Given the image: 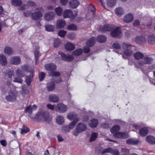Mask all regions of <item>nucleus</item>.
Listing matches in <instances>:
<instances>
[{
  "mask_svg": "<svg viewBox=\"0 0 155 155\" xmlns=\"http://www.w3.org/2000/svg\"><path fill=\"white\" fill-rule=\"evenodd\" d=\"M30 74L28 77H26L25 79V82L28 85H29L31 81L32 78L33 77L34 75V70L31 69L30 71Z\"/></svg>",
  "mask_w": 155,
  "mask_h": 155,
  "instance_id": "nucleus-21",
  "label": "nucleus"
},
{
  "mask_svg": "<svg viewBox=\"0 0 155 155\" xmlns=\"http://www.w3.org/2000/svg\"><path fill=\"white\" fill-rule=\"evenodd\" d=\"M89 12L86 15V18L87 20L92 19L94 16L95 8L94 6L91 5L89 6L88 8Z\"/></svg>",
  "mask_w": 155,
  "mask_h": 155,
  "instance_id": "nucleus-10",
  "label": "nucleus"
},
{
  "mask_svg": "<svg viewBox=\"0 0 155 155\" xmlns=\"http://www.w3.org/2000/svg\"><path fill=\"white\" fill-rule=\"evenodd\" d=\"M113 48L115 49H119L121 48V45L119 42H116L114 43L112 45Z\"/></svg>",
  "mask_w": 155,
  "mask_h": 155,
  "instance_id": "nucleus-55",
  "label": "nucleus"
},
{
  "mask_svg": "<svg viewBox=\"0 0 155 155\" xmlns=\"http://www.w3.org/2000/svg\"><path fill=\"white\" fill-rule=\"evenodd\" d=\"M60 43V41L59 39H55L54 41V46L56 48L58 47Z\"/></svg>",
  "mask_w": 155,
  "mask_h": 155,
  "instance_id": "nucleus-62",
  "label": "nucleus"
},
{
  "mask_svg": "<svg viewBox=\"0 0 155 155\" xmlns=\"http://www.w3.org/2000/svg\"><path fill=\"white\" fill-rule=\"evenodd\" d=\"M67 28L69 30H76L77 29V26L74 24L68 25Z\"/></svg>",
  "mask_w": 155,
  "mask_h": 155,
  "instance_id": "nucleus-49",
  "label": "nucleus"
},
{
  "mask_svg": "<svg viewBox=\"0 0 155 155\" xmlns=\"http://www.w3.org/2000/svg\"><path fill=\"white\" fill-rule=\"evenodd\" d=\"M114 28V25L110 24H105L103 26H100L99 29L101 31H110Z\"/></svg>",
  "mask_w": 155,
  "mask_h": 155,
  "instance_id": "nucleus-12",
  "label": "nucleus"
},
{
  "mask_svg": "<svg viewBox=\"0 0 155 155\" xmlns=\"http://www.w3.org/2000/svg\"><path fill=\"white\" fill-rule=\"evenodd\" d=\"M23 15L25 17H28L30 15L31 16V12L30 10H28L23 12Z\"/></svg>",
  "mask_w": 155,
  "mask_h": 155,
  "instance_id": "nucleus-58",
  "label": "nucleus"
},
{
  "mask_svg": "<svg viewBox=\"0 0 155 155\" xmlns=\"http://www.w3.org/2000/svg\"><path fill=\"white\" fill-rule=\"evenodd\" d=\"M4 72L5 76L8 78H11L14 75V71L8 68L4 70Z\"/></svg>",
  "mask_w": 155,
  "mask_h": 155,
  "instance_id": "nucleus-26",
  "label": "nucleus"
},
{
  "mask_svg": "<svg viewBox=\"0 0 155 155\" xmlns=\"http://www.w3.org/2000/svg\"><path fill=\"white\" fill-rule=\"evenodd\" d=\"M146 140L149 143L155 144V137L151 136H149L146 137Z\"/></svg>",
  "mask_w": 155,
  "mask_h": 155,
  "instance_id": "nucleus-34",
  "label": "nucleus"
},
{
  "mask_svg": "<svg viewBox=\"0 0 155 155\" xmlns=\"http://www.w3.org/2000/svg\"><path fill=\"white\" fill-rule=\"evenodd\" d=\"M78 121V120L77 119L76 120H74L68 125L70 129H72L74 127L77 123Z\"/></svg>",
  "mask_w": 155,
  "mask_h": 155,
  "instance_id": "nucleus-46",
  "label": "nucleus"
},
{
  "mask_svg": "<svg viewBox=\"0 0 155 155\" xmlns=\"http://www.w3.org/2000/svg\"><path fill=\"white\" fill-rule=\"evenodd\" d=\"M126 143L129 144L135 145L138 143L139 140L137 139H129L126 140Z\"/></svg>",
  "mask_w": 155,
  "mask_h": 155,
  "instance_id": "nucleus-32",
  "label": "nucleus"
},
{
  "mask_svg": "<svg viewBox=\"0 0 155 155\" xmlns=\"http://www.w3.org/2000/svg\"><path fill=\"white\" fill-rule=\"evenodd\" d=\"M48 99L50 101L54 102H57L59 100L58 97L54 94H52L49 95Z\"/></svg>",
  "mask_w": 155,
  "mask_h": 155,
  "instance_id": "nucleus-33",
  "label": "nucleus"
},
{
  "mask_svg": "<svg viewBox=\"0 0 155 155\" xmlns=\"http://www.w3.org/2000/svg\"><path fill=\"white\" fill-rule=\"evenodd\" d=\"M9 62L11 64L17 65L20 64L21 59L18 56H12L9 59Z\"/></svg>",
  "mask_w": 155,
  "mask_h": 155,
  "instance_id": "nucleus-11",
  "label": "nucleus"
},
{
  "mask_svg": "<svg viewBox=\"0 0 155 155\" xmlns=\"http://www.w3.org/2000/svg\"><path fill=\"white\" fill-rule=\"evenodd\" d=\"M98 135V134L96 132L93 133L91 135V138L90 139V142H92L94 141L97 137Z\"/></svg>",
  "mask_w": 155,
  "mask_h": 155,
  "instance_id": "nucleus-44",
  "label": "nucleus"
},
{
  "mask_svg": "<svg viewBox=\"0 0 155 155\" xmlns=\"http://www.w3.org/2000/svg\"><path fill=\"white\" fill-rule=\"evenodd\" d=\"M145 38L143 36L137 37L135 38V41L137 43L141 44L146 41Z\"/></svg>",
  "mask_w": 155,
  "mask_h": 155,
  "instance_id": "nucleus-35",
  "label": "nucleus"
},
{
  "mask_svg": "<svg viewBox=\"0 0 155 155\" xmlns=\"http://www.w3.org/2000/svg\"><path fill=\"white\" fill-rule=\"evenodd\" d=\"M65 21L62 19H58L56 21V27L57 28H61L65 25Z\"/></svg>",
  "mask_w": 155,
  "mask_h": 155,
  "instance_id": "nucleus-16",
  "label": "nucleus"
},
{
  "mask_svg": "<svg viewBox=\"0 0 155 155\" xmlns=\"http://www.w3.org/2000/svg\"><path fill=\"white\" fill-rule=\"evenodd\" d=\"M45 67L46 70L51 71L55 70L56 68L55 65L52 63L46 64L45 65Z\"/></svg>",
  "mask_w": 155,
  "mask_h": 155,
  "instance_id": "nucleus-25",
  "label": "nucleus"
},
{
  "mask_svg": "<svg viewBox=\"0 0 155 155\" xmlns=\"http://www.w3.org/2000/svg\"><path fill=\"white\" fill-rule=\"evenodd\" d=\"M114 11L116 14L118 16H120L124 13V11L123 8L121 7H118L116 8Z\"/></svg>",
  "mask_w": 155,
  "mask_h": 155,
  "instance_id": "nucleus-28",
  "label": "nucleus"
},
{
  "mask_svg": "<svg viewBox=\"0 0 155 155\" xmlns=\"http://www.w3.org/2000/svg\"><path fill=\"white\" fill-rule=\"evenodd\" d=\"M97 40L98 42L102 43L105 42L107 40L106 37L104 35H99L97 38Z\"/></svg>",
  "mask_w": 155,
  "mask_h": 155,
  "instance_id": "nucleus-39",
  "label": "nucleus"
},
{
  "mask_svg": "<svg viewBox=\"0 0 155 155\" xmlns=\"http://www.w3.org/2000/svg\"><path fill=\"white\" fill-rule=\"evenodd\" d=\"M47 107L48 109L52 110H54L55 108L54 105H51L50 104H47Z\"/></svg>",
  "mask_w": 155,
  "mask_h": 155,
  "instance_id": "nucleus-61",
  "label": "nucleus"
},
{
  "mask_svg": "<svg viewBox=\"0 0 155 155\" xmlns=\"http://www.w3.org/2000/svg\"><path fill=\"white\" fill-rule=\"evenodd\" d=\"M38 119L40 121H45L48 122L51 120V118L50 116L48 113L45 112H41L38 116Z\"/></svg>",
  "mask_w": 155,
  "mask_h": 155,
  "instance_id": "nucleus-6",
  "label": "nucleus"
},
{
  "mask_svg": "<svg viewBox=\"0 0 155 155\" xmlns=\"http://www.w3.org/2000/svg\"><path fill=\"white\" fill-rule=\"evenodd\" d=\"M113 155H119L120 154L119 151L117 149L112 150L111 152Z\"/></svg>",
  "mask_w": 155,
  "mask_h": 155,
  "instance_id": "nucleus-64",
  "label": "nucleus"
},
{
  "mask_svg": "<svg viewBox=\"0 0 155 155\" xmlns=\"http://www.w3.org/2000/svg\"><path fill=\"white\" fill-rule=\"evenodd\" d=\"M87 129L86 125L82 123H79L76 125L75 130H73L72 134L73 135L78 136L80 133L85 131Z\"/></svg>",
  "mask_w": 155,
  "mask_h": 155,
  "instance_id": "nucleus-2",
  "label": "nucleus"
},
{
  "mask_svg": "<svg viewBox=\"0 0 155 155\" xmlns=\"http://www.w3.org/2000/svg\"><path fill=\"white\" fill-rule=\"evenodd\" d=\"M134 19L132 14L129 13L126 15L123 18L124 21L126 23L131 22Z\"/></svg>",
  "mask_w": 155,
  "mask_h": 155,
  "instance_id": "nucleus-19",
  "label": "nucleus"
},
{
  "mask_svg": "<svg viewBox=\"0 0 155 155\" xmlns=\"http://www.w3.org/2000/svg\"><path fill=\"white\" fill-rule=\"evenodd\" d=\"M122 45L123 48L124 49L123 52L124 54L127 56H131L133 54L131 49L133 46L130 44L125 43H123Z\"/></svg>",
  "mask_w": 155,
  "mask_h": 155,
  "instance_id": "nucleus-5",
  "label": "nucleus"
},
{
  "mask_svg": "<svg viewBox=\"0 0 155 155\" xmlns=\"http://www.w3.org/2000/svg\"><path fill=\"white\" fill-rule=\"evenodd\" d=\"M55 87V85L54 82L48 83L47 84V88L49 91L54 90Z\"/></svg>",
  "mask_w": 155,
  "mask_h": 155,
  "instance_id": "nucleus-36",
  "label": "nucleus"
},
{
  "mask_svg": "<svg viewBox=\"0 0 155 155\" xmlns=\"http://www.w3.org/2000/svg\"><path fill=\"white\" fill-rule=\"evenodd\" d=\"M7 61L6 57L3 54L0 55V64L3 65L7 64Z\"/></svg>",
  "mask_w": 155,
  "mask_h": 155,
  "instance_id": "nucleus-30",
  "label": "nucleus"
},
{
  "mask_svg": "<svg viewBox=\"0 0 155 155\" xmlns=\"http://www.w3.org/2000/svg\"><path fill=\"white\" fill-rule=\"evenodd\" d=\"M114 136L115 137L117 138H125L128 137V134L127 133L118 132L115 134Z\"/></svg>",
  "mask_w": 155,
  "mask_h": 155,
  "instance_id": "nucleus-20",
  "label": "nucleus"
},
{
  "mask_svg": "<svg viewBox=\"0 0 155 155\" xmlns=\"http://www.w3.org/2000/svg\"><path fill=\"white\" fill-rule=\"evenodd\" d=\"M111 32V35L113 37H120L122 35V33L121 31V28L120 27H115L114 25V28L112 30Z\"/></svg>",
  "mask_w": 155,
  "mask_h": 155,
  "instance_id": "nucleus-8",
  "label": "nucleus"
},
{
  "mask_svg": "<svg viewBox=\"0 0 155 155\" xmlns=\"http://www.w3.org/2000/svg\"><path fill=\"white\" fill-rule=\"evenodd\" d=\"M142 60L138 61L137 64H135V67L137 68H141V67L144 66L145 64H150L153 61V59L148 56H145L143 58Z\"/></svg>",
  "mask_w": 155,
  "mask_h": 155,
  "instance_id": "nucleus-3",
  "label": "nucleus"
},
{
  "mask_svg": "<svg viewBox=\"0 0 155 155\" xmlns=\"http://www.w3.org/2000/svg\"><path fill=\"white\" fill-rule=\"evenodd\" d=\"M67 117L70 120H76L77 119L79 121L77 114L74 112H70L68 113L67 114Z\"/></svg>",
  "mask_w": 155,
  "mask_h": 155,
  "instance_id": "nucleus-18",
  "label": "nucleus"
},
{
  "mask_svg": "<svg viewBox=\"0 0 155 155\" xmlns=\"http://www.w3.org/2000/svg\"><path fill=\"white\" fill-rule=\"evenodd\" d=\"M134 57L137 60L142 59L144 57L143 54L140 52H137L134 53Z\"/></svg>",
  "mask_w": 155,
  "mask_h": 155,
  "instance_id": "nucleus-31",
  "label": "nucleus"
},
{
  "mask_svg": "<svg viewBox=\"0 0 155 155\" xmlns=\"http://www.w3.org/2000/svg\"><path fill=\"white\" fill-rule=\"evenodd\" d=\"M37 106L35 105L34 104L31 106V105L27 106L25 110V113H28L29 114H31L33 111H34L37 109Z\"/></svg>",
  "mask_w": 155,
  "mask_h": 155,
  "instance_id": "nucleus-14",
  "label": "nucleus"
},
{
  "mask_svg": "<svg viewBox=\"0 0 155 155\" xmlns=\"http://www.w3.org/2000/svg\"><path fill=\"white\" fill-rule=\"evenodd\" d=\"M58 53L61 56L62 59L64 60L68 61L72 60L74 59L73 56L65 54L61 52L60 51Z\"/></svg>",
  "mask_w": 155,
  "mask_h": 155,
  "instance_id": "nucleus-15",
  "label": "nucleus"
},
{
  "mask_svg": "<svg viewBox=\"0 0 155 155\" xmlns=\"http://www.w3.org/2000/svg\"><path fill=\"white\" fill-rule=\"evenodd\" d=\"M4 51L5 54L8 55H11L14 52L13 49L9 47H6L4 49Z\"/></svg>",
  "mask_w": 155,
  "mask_h": 155,
  "instance_id": "nucleus-37",
  "label": "nucleus"
},
{
  "mask_svg": "<svg viewBox=\"0 0 155 155\" xmlns=\"http://www.w3.org/2000/svg\"><path fill=\"white\" fill-rule=\"evenodd\" d=\"M70 129L68 125L63 127L61 128L62 131L64 133H68L70 131Z\"/></svg>",
  "mask_w": 155,
  "mask_h": 155,
  "instance_id": "nucleus-52",
  "label": "nucleus"
},
{
  "mask_svg": "<svg viewBox=\"0 0 155 155\" xmlns=\"http://www.w3.org/2000/svg\"><path fill=\"white\" fill-rule=\"evenodd\" d=\"M12 3L13 5L18 6L22 4V2L21 0H12Z\"/></svg>",
  "mask_w": 155,
  "mask_h": 155,
  "instance_id": "nucleus-42",
  "label": "nucleus"
},
{
  "mask_svg": "<svg viewBox=\"0 0 155 155\" xmlns=\"http://www.w3.org/2000/svg\"><path fill=\"white\" fill-rule=\"evenodd\" d=\"M45 74L44 73L42 72L40 73L39 75V80L40 81H42L45 78Z\"/></svg>",
  "mask_w": 155,
  "mask_h": 155,
  "instance_id": "nucleus-60",
  "label": "nucleus"
},
{
  "mask_svg": "<svg viewBox=\"0 0 155 155\" xmlns=\"http://www.w3.org/2000/svg\"><path fill=\"white\" fill-rule=\"evenodd\" d=\"M16 74L17 77L14 78L13 82H17L19 83H22L23 80L21 79L24 76V74L22 71L19 69H18L16 71Z\"/></svg>",
  "mask_w": 155,
  "mask_h": 155,
  "instance_id": "nucleus-7",
  "label": "nucleus"
},
{
  "mask_svg": "<svg viewBox=\"0 0 155 155\" xmlns=\"http://www.w3.org/2000/svg\"><path fill=\"white\" fill-rule=\"evenodd\" d=\"M17 94V91L15 89H11L9 92L8 95L5 96V99L8 101H15L16 100Z\"/></svg>",
  "mask_w": 155,
  "mask_h": 155,
  "instance_id": "nucleus-4",
  "label": "nucleus"
},
{
  "mask_svg": "<svg viewBox=\"0 0 155 155\" xmlns=\"http://www.w3.org/2000/svg\"><path fill=\"white\" fill-rule=\"evenodd\" d=\"M38 49L39 48L38 47L37 50H36L35 52V55L36 60V64H37V61H38V58L40 55V54L39 53V51L38 50Z\"/></svg>",
  "mask_w": 155,
  "mask_h": 155,
  "instance_id": "nucleus-50",
  "label": "nucleus"
},
{
  "mask_svg": "<svg viewBox=\"0 0 155 155\" xmlns=\"http://www.w3.org/2000/svg\"><path fill=\"white\" fill-rule=\"evenodd\" d=\"M96 42V39L95 37H93L89 39L87 42L86 45L88 47L93 46Z\"/></svg>",
  "mask_w": 155,
  "mask_h": 155,
  "instance_id": "nucleus-29",
  "label": "nucleus"
},
{
  "mask_svg": "<svg viewBox=\"0 0 155 155\" xmlns=\"http://www.w3.org/2000/svg\"><path fill=\"white\" fill-rule=\"evenodd\" d=\"M55 11L56 15L60 16L61 15L62 12V9L60 6H58L55 8Z\"/></svg>",
  "mask_w": 155,
  "mask_h": 155,
  "instance_id": "nucleus-43",
  "label": "nucleus"
},
{
  "mask_svg": "<svg viewBox=\"0 0 155 155\" xmlns=\"http://www.w3.org/2000/svg\"><path fill=\"white\" fill-rule=\"evenodd\" d=\"M112 149L110 147H109L107 148H106L103 150L102 151V154L105 153H111Z\"/></svg>",
  "mask_w": 155,
  "mask_h": 155,
  "instance_id": "nucleus-59",
  "label": "nucleus"
},
{
  "mask_svg": "<svg viewBox=\"0 0 155 155\" xmlns=\"http://www.w3.org/2000/svg\"><path fill=\"white\" fill-rule=\"evenodd\" d=\"M98 124V120L97 119H93L89 122V125L92 128L96 127Z\"/></svg>",
  "mask_w": 155,
  "mask_h": 155,
  "instance_id": "nucleus-22",
  "label": "nucleus"
},
{
  "mask_svg": "<svg viewBox=\"0 0 155 155\" xmlns=\"http://www.w3.org/2000/svg\"><path fill=\"white\" fill-rule=\"evenodd\" d=\"M116 2V0H108L107 3V5L110 7H112L115 5Z\"/></svg>",
  "mask_w": 155,
  "mask_h": 155,
  "instance_id": "nucleus-51",
  "label": "nucleus"
},
{
  "mask_svg": "<svg viewBox=\"0 0 155 155\" xmlns=\"http://www.w3.org/2000/svg\"><path fill=\"white\" fill-rule=\"evenodd\" d=\"M80 4V2L77 0H72L69 2V6L73 8H76Z\"/></svg>",
  "mask_w": 155,
  "mask_h": 155,
  "instance_id": "nucleus-23",
  "label": "nucleus"
},
{
  "mask_svg": "<svg viewBox=\"0 0 155 155\" xmlns=\"http://www.w3.org/2000/svg\"><path fill=\"white\" fill-rule=\"evenodd\" d=\"M120 127L117 125H114L110 130L111 132L113 134H115L120 129Z\"/></svg>",
  "mask_w": 155,
  "mask_h": 155,
  "instance_id": "nucleus-41",
  "label": "nucleus"
},
{
  "mask_svg": "<svg viewBox=\"0 0 155 155\" xmlns=\"http://www.w3.org/2000/svg\"><path fill=\"white\" fill-rule=\"evenodd\" d=\"M66 33L67 31H66L61 30L58 32V34L60 36L63 37L65 36Z\"/></svg>",
  "mask_w": 155,
  "mask_h": 155,
  "instance_id": "nucleus-56",
  "label": "nucleus"
},
{
  "mask_svg": "<svg viewBox=\"0 0 155 155\" xmlns=\"http://www.w3.org/2000/svg\"><path fill=\"white\" fill-rule=\"evenodd\" d=\"M27 5L28 7H35L36 6V4L34 2L32 1H28L27 2Z\"/></svg>",
  "mask_w": 155,
  "mask_h": 155,
  "instance_id": "nucleus-53",
  "label": "nucleus"
},
{
  "mask_svg": "<svg viewBox=\"0 0 155 155\" xmlns=\"http://www.w3.org/2000/svg\"><path fill=\"white\" fill-rule=\"evenodd\" d=\"M44 8L41 7L36 8L35 11L32 13L31 18L34 20L37 21L40 19L43 15Z\"/></svg>",
  "mask_w": 155,
  "mask_h": 155,
  "instance_id": "nucleus-1",
  "label": "nucleus"
},
{
  "mask_svg": "<svg viewBox=\"0 0 155 155\" xmlns=\"http://www.w3.org/2000/svg\"><path fill=\"white\" fill-rule=\"evenodd\" d=\"M55 110L60 113H64L67 110V106L62 103H59L57 104L55 107Z\"/></svg>",
  "mask_w": 155,
  "mask_h": 155,
  "instance_id": "nucleus-9",
  "label": "nucleus"
},
{
  "mask_svg": "<svg viewBox=\"0 0 155 155\" xmlns=\"http://www.w3.org/2000/svg\"><path fill=\"white\" fill-rule=\"evenodd\" d=\"M148 132V129L146 127H143L140 130V134L141 136H145Z\"/></svg>",
  "mask_w": 155,
  "mask_h": 155,
  "instance_id": "nucleus-38",
  "label": "nucleus"
},
{
  "mask_svg": "<svg viewBox=\"0 0 155 155\" xmlns=\"http://www.w3.org/2000/svg\"><path fill=\"white\" fill-rule=\"evenodd\" d=\"M65 49L67 51H72L75 48L74 45L71 42H67L66 43L65 46Z\"/></svg>",
  "mask_w": 155,
  "mask_h": 155,
  "instance_id": "nucleus-24",
  "label": "nucleus"
},
{
  "mask_svg": "<svg viewBox=\"0 0 155 155\" xmlns=\"http://www.w3.org/2000/svg\"><path fill=\"white\" fill-rule=\"evenodd\" d=\"M21 134H23L24 133H27L29 131V129L27 127H23L21 128Z\"/></svg>",
  "mask_w": 155,
  "mask_h": 155,
  "instance_id": "nucleus-54",
  "label": "nucleus"
},
{
  "mask_svg": "<svg viewBox=\"0 0 155 155\" xmlns=\"http://www.w3.org/2000/svg\"><path fill=\"white\" fill-rule=\"evenodd\" d=\"M21 68L23 71H26L27 72L28 71L29 72H30V71L31 70V69H33L32 68H30L29 66L26 65H22L21 67Z\"/></svg>",
  "mask_w": 155,
  "mask_h": 155,
  "instance_id": "nucleus-47",
  "label": "nucleus"
},
{
  "mask_svg": "<svg viewBox=\"0 0 155 155\" xmlns=\"http://www.w3.org/2000/svg\"><path fill=\"white\" fill-rule=\"evenodd\" d=\"M45 28L48 31H52L54 30V27L52 25H47L45 26Z\"/></svg>",
  "mask_w": 155,
  "mask_h": 155,
  "instance_id": "nucleus-45",
  "label": "nucleus"
},
{
  "mask_svg": "<svg viewBox=\"0 0 155 155\" xmlns=\"http://www.w3.org/2000/svg\"><path fill=\"white\" fill-rule=\"evenodd\" d=\"M83 50L82 49H78L73 51V54L75 56H78L81 54Z\"/></svg>",
  "mask_w": 155,
  "mask_h": 155,
  "instance_id": "nucleus-48",
  "label": "nucleus"
},
{
  "mask_svg": "<svg viewBox=\"0 0 155 155\" xmlns=\"http://www.w3.org/2000/svg\"><path fill=\"white\" fill-rule=\"evenodd\" d=\"M73 16V12L71 10L66 9L63 12V16L64 18H70Z\"/></svg>",
  "mask_w": 155,
  "mask_h": 155,
  "instance_id": "nucleus-17",
  "label": "nucleus"
},
{
  "mask_svg": "<svg viewBox=\"0 0 155 155\" xmlns=\"http://www.w3.org/2000/svg\"><path fill=\"white\" fill-rule=\"evenodd\" d=\"M26 8H28V7L27 6L26 4L23 5L18 8V10H24Z\"/></svg>",
  "mask_w": 155,
  "mask_h": 155,
  "instance_id": "nucleus-63",
  "label": "nucleus"
},
{
  "mask_svg": "<svg viewBox=\"0 0 155 155\" xmlns=\"http://www.w3.org/2000/svg\"><path fill=\"white\" fill-rule=\"evenodd\" d=\"M55 13L51 11L46 12L44 15V18L48 21H50L53 20L55 17Z\"/></svg>",
  "mask_w": 155,
  "mask_h": 155,
  "instance_id": "nucleus-13",
  "label": "nucleus"
},
{
  "mask_svg": "<svg viewBox=\"0 0 155 155\" xmlns=\"http://www.w3.org/2000/svg\"><path fill=\"white\" fill-rule=\"evenodd\" d=\"M148 42L150 44H154L155 43V35H149L148 38Z\"/></svg>",
  "mask_w": 155,
  "mask_h": 155,
  "instance_id": "nucleus-40",
  "label": "nucleus"
},
{
  "mask_svg": "<svg viewBox=\"0 0 155 155\" xmlns=\"http://www.w3.org/2000/svg\"><path fill=\"white\" fill-rule=\"evenodd\" d=\"M68 38L70 40H73L76 38V35L74 33H69L68 35Z\"/></svg>",
  "mask_w": 155,
  "mask_h": 155,
  "instance_id": "nucleus-57",
  "label": "nucleus"
},
{
  "mask_svg": "<svg viewBox=\"0 0 155 155\" xmlns=\"http://www.w3.org/2000/svg\"><path fill=\"white\" fill-rule=\"evenodd\" d=\"M56 123L59 125L62 124L64 122V119L63 116L61 115H58L56 118Z\"/></svg>",
  "mask_w": 155,
  "mask_h": 155,
  "instance_id": "nucleus-27",
  "label": "nucleus"
}]
</instances>
